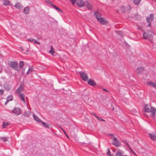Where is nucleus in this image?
I'll use <instances>...</instances> for the list:
<instances>
[{
  "label": "nucleus",
  "instance_id": "38",
  "mask_svg": "<svg viewBox=\"0 0 156 156\" xmlns=\"http://www.w3.org/2000/svg\"><path fill=\"white\" fill-rule=\"evenodd\" d=\"M4 91V90H0V95L3 94Z\"/></svg>",
  "mask_w": 156,
  "mask_h": 156
},
{
  "label": "nucleus",
  "instance_id": "14",
  "mask_svg": "<svg viewBox=\"0 0 156 156\" xmlns=\"http://www.w3.org/2000/svg\"><path fill=\"white\" fill-rule=\"evenodd\" d=\"M20 99L23 101L24 103H25V95L23 93H21L19 94Z\"/></svg>",
  "mask_w": 156,
  "mask_h": 156
},
{
  "label": "nucleus",
  "instance_id": "25",
  "mask_svg": "<svg viewBox=\"0 0 156 156\" xmlns=\"http://www.w3.org/2000/svg\"><path fill=\"white\" fill-rule=\"evenodd\" d=\"M52 6L55 9H56L58 11L60 12H62V9H60L59 8L57 7L56 6L54 5H52Z\"/></svg>",
  "mask_w": 156,
  "mask_h": 156
},
{
  "label": "nucleus",
  "instance_id": "8",
  "mask_svg": "<svg viewBox=\"0 0 156 156\" xmlns=\"http://www.w3.org/2000/svg\"><path fill=\"white\" fill-rule=\"evenodd\" d=\"M112 144L116 147H119L120 146V143L117 140L115 136L113 138Z\"/></svg>",
  "mask_w": 156,
  "mask_h": 156
},
{
  "label": "nucleus",
  "instance_id": "17",
  "mask_svg": "<svg viewBox=\"0 0 156 156\" xmlns=\"http://www.w3.org/2000/svg\"><path fill=\"white\" fill-rule=\"evenodd\" d=\"M28 40L30 42H34L35 44H37L38 45H39L40 44V43L39 42L37 41L36 40L32 38H29Z\"/></svg>",
  "mask_w": 156,
  "mask_h": 156
},
{
  "label": "nucleus",
  "instance_id": "42",
  "mask_svg": "<svg viewBox=\"0 0 156 156\" xmlns=\"http://www.w3.org/2000/svg\"><path fill=\"white\" fill-rule=\"evenodd\" d=\"M25 68H24L22 70V74H23L25 73Z\"/></svg>",
  "mask_w": 156,
  "mask_h": 156
},
{
  "label": "nucleus",
  "instance_id": "44",
  "mask_svg": "<svg viewBox=\"0 0 156 156\" xmlns=\"http://www.w3.org/2000/svg\"><path fill=\"white\" fill-rule=\"evenodd\" d=\"M92 114L95 117H98L96 116V114L95 113H92Z\"/></svg>",
  "mask_w": 156,
  "mask_h": 156
},
{
  "label": "nucleus",
  "instance_id": "39",
  "mask_svg": "<svg viewBox=\"0 0 156 156\" xmlns=\"http://www.w3.org/2000/svg\"><path fill=\"white\" fill-rule=\"evenodd\" d=\"M116 33L117 34L120 35L122 34V32L120 31H116Z\"/></svg>",
  "mask_w": 156,
  "mask_h": 156
},
{
  "label": "nucleus",
  "instance_id": "52",
  "mask_svg": "<svg viewBox=\"0 0 156 156\" xmlns=\"http://www.w3.org/2000/svg\"><path fill=\"white\" fill-rule=\"evenodd\" d=\"M144 116H147V117H148V116H147V115H144Z\"/></svg>",
  "mask_w": 156,
  "mask_h": 156
},
{
  "label": "nucleus",
  "instance_id": "27",
  "mask_svg": "<svg viewBox=\"0 0 156 156\" xmlns=\"http://www.w3.org/2000/svg\"><path fill=\"white\" fill-rule=\"evenodd\" d=\"M12 95H9L7 97L6 99L8 101H12Z\"/></svg>",
  "mask_w": 156,
  "mask_h": 156
},
{
  "label": "nucleus",
  "instance_id": "41",
  "mask_svg": "<svg viewBox=\"0 0 156 156\" xmlns=\"http://www.w3.org/2000/svg\"><path fill=\"white\" fill-rule=\"evenodd\" d=\"M5 89L6 90L8 91L10 89L9 87V88H8V87L6 88V85L5 86Z\"/></svg>",
  "mask_w": 156,
  "mask_h": 156
},
{
  "label": "nucleus",
  "instance_id": "46",
  "mask_svg": "<svg viewBox=\"0 0 156 156\" xmlns=\"http://www.w3.org/2000/svg\"><path fill=\"white\" fill-rule=\"evenodd\" d=\"M9 101H8V100L6 99V101L5 103V105H6Z\"/></svg>",
  "mask_w": 156,
  "mask_h": 156
},
{
  "label": "nucleus",
  "instance_id": "23",
  "mask_svg": "<svg viewBox=\"0 0 156 156\" xmlns=\"http://www.w3.org/2000/svg\"><path fill=\"white\" fill-rule=\"evenodd\" d=\"M10 124L9 122H3L2 127L3 128H5L6 126L9 125Z\"/></svg>",
  "mask_w": 156,
  "mask_h": 156
},
{
  "label": "nucleus",
  "instance_id": "48",
  "mask_svg": "<svg viewBox=\"0 0 156 156\" xmlns=\"http://www.w3.org/2000/svg\"><path fill=\"white\" fill-rule=\"evenodd\" d=\"M33 117H36V116L34 114H33Z\"/></svg>",
  "mask_w": 156,
  "mask_h": 156
},
{
  "label": "nucleus",
  "instance_id": "32",
  "mask_svg": "<svg viewBox=\"0 0 156 156\" xmlns=\"http://www.w3.org/2000/svg\"><path fill=\"white\" fill-rule=\"evenodd\" d=\"M108 151L107 152V154L108 156H112V155L111 154L110 150L109 148L107 149Z\"/></svg>",
  "mask_w": 156,
  "mask_h": 156
},
{
  "label": "nucleus",
  "instance_id": "16",
  "mask_svg": "<svg viewBox=\"0 0 156 156\" xmlns=\"http://www.w3.org/2000/svg\"><path fill=\"white\" fill-rule=\"evenodd\" d=\"M144 68L142 67H139L137 69L136 72L137 73H141L144 70Z\"/></svg>",
  "mask_w": 156,
  "mask_h": 156
},
{
  "label": "nucleus",
  "instance_id": "3",
  "mask_svg": "<svg viewBox=\"0 0 156 156\" xmlns=\"http://www.w3.org/2000/svg\"><path fill=\"white\" fill-rule=\"evenodd\" d=\"M34 119L39 123H41L46 128H50V125L48 123L44 122L41 120L39 118H34Z\"/></svg>",
  "mask_w": 156,
  "mask_h": 156
},
{
  "label": "nucleus",
  "instance_id": "51",
  "mask_svg": "<svg viewBox=\"0 0 156 156\" xmlns=\"http://www.w3.org/2000/svg\"><path fill=\"white\" fill-rule=\"evenodd\" d=\"M2 55L0 53V56H2Z\"/></svg>",
  "mask_w": 156,
  "mask_h": 156
},
{
  "label": "nucleus",
  "instance_id": "47",
  "mask_svg": "<svg viewBox=\"0 0 156 156\" xmlns=\"http://www.w3.org/2000/svg\"><path fill=\"white\" fill-rule=\"evenodd\" d=\"M109 135H110V136H113V137L114 136V135L112 134H109Z\"/></svg>",
  "mask_w": 156,
  "mask_h": 156
},
{
  "label": "nucleus",
  "instance_id": "22",
  "mask_svg": "<svg viewBox=\"0 0 156 156\" xmlns=\"http://www.w3.org/2000/svg\"><path fill=\"white\" fill-rule=\"evenodd\" d=\"M29 8L27 6L24 8L23 10V12L26 14H28L29 13Z\"/></svg>",
  "mask_w": 156,
  "mask_h": 156
},
{
  "label": "nucleus",
  "instance_id": "30",
  "mask_svg": "<svg viewBox=\"0 0 156 156\" xmlns=\"http://www.w3.org/2000/svg\"><path fill=\"white\" fill-rule=\"evenodd\" d=\"M30 114V111H28L27 112H26L24 113V115L25 116H29Z\"/></svg>",
  "mask_w": 156,
  "mask_h": 156
},
{
  "label": "nucleus",
  "instance_id": "9",
  "mask_svg": "<svg viewBox=\"0 0 156 156\" xmlns=\"http://www.w3.org/2000/svg\"><path fill=\"white\" fill-rule=\"evenodd\" d=\"M24 89V86L23 85L21 84L19 86L16 92L18 94L22 93L21 92L23 91Z\"/></svg>",
  "mask_w": 156,
  "mask_h": 156
},
{
  "label": "nucleus",
  "instance_id": "6",
  "mask_svg": "<svg viewBox=\"0 0 156 156\" xmlns=\"http://www.w3.org/2000/svg\"><path fill=\"white\" fill-rule=\"evenodd\" d=\"M11 112H12L16 115H18L21 114V111L20 108H15L13 110H11Z\"/></svg>",
  "mask_w": 156,
  "mask_h": 156
},
{
  "label": "nucleus",
  "instance_id": "37",
  "mask_svg": "<svg viewBox=\"0 0 156 156\" xmlns=\"http://www.w3.org/2000/svg\"><path fill=\"white\" fill-rule=\"evenodd\" d=\"M72 3L74 5L75 4L76 0H70Z\"/></svg>",
  "mask_w": 156,
  "mask_h": 156
},
{
  "label": "nucleus",
  "instance_id": "55",
  "mask_svg": "<svg viewBox=\"0 0 156 156\" xmlns=\"http://www.w3.org/2000/svg\"><path fill=\"white\" fill-rule=\"evenodd\" d=\"M129 8H130V6H129Z\"/></svg>",
  "mask_w": 156,
  "mask_h": 156
},
{
  "label": "nucleus",
  "instance_id": "54",
  "mask_svg": "<svg viewBox=\"0 0 156 156\" xmlns=\"http://www.w3.org/2000/svg\"><path fill=\"white\" fill-rule=\"evenodd\" d=\"M61 129H62V130L63 131V130H64L63 129L61 128Z\"/></svg>",
  "mask_w": 156,
  "mask_h": 156
},
{
  "label": "nucleus",
  "instance_id": "49",
  "mask_svg": "<svg viewBox=\"0 0 156 156\" xmlns=\"http://www.w3.org/2000/svg\"><path fill=\"white\" fill-rule=\"evenodd\" d=\"M133 152V154H134L135 155H136V154L135 153V152H134V151H133V152Z\"/></svg>",
  "mask_w": 156,
  "mask_h": 156
},
{
  "label": "nucleus",
  "instance_id": "20",
  "mask_svg": "<svg viewBox=\"0 0 156 156\" xmlns=\"http://www.w3.org/2000/svg\"><path fill=\"white\" fill-rule=\"evenodd\" d=\"M88 83L91 86H94L96 85L94 81L91 79H90L88 80Z\"/></svg>",
  "mask_w": 156,
  "mask_h": 156
},
{
  "label": "nucleus",
  "instance_id": "19",
  "mask_svg": "<svg viewBox=\"0 0 156 156\" xmlns=\"http://www.w3.org/2000/svg\"><path fill=\"white\" fill-rule=\"evenodd\" d=\"M149 136L152 140H156V136L153 133H149Z\"/></svg>",
  "mask_w": 156,
  "mask_h": 156
},
{
  "label": "nucleus",
  "instance_id": "10",
  "mask_svg": "<svg viewBox=\"0 0 156 156\" xmlns=\"http://www.w3.org/2000/svg\"><path fill=\"white\" fill-rule=\"evenodd\" d=\"M98 20L99 22L103 25L107 24L108 23V22L107 20L103 17H101Z\"/></svg>",
  "mask_w": 156,
  "mask_h": 156
},
{
  "label": "nucleus",
  "instance_id": "33",
  "mask_svg": "<svg viewBox=\"0 0 156 156\" xmlns=\"http://www.w3.org/2000/svg\"><path fill=\"white\" fill-rule=\"evenodd\" d=\"M32 71V69H31L30 67H29L28 70L26 73L28 75Z\"/></svg>",
  "mask_w": 156,
  "mask_h": 156
},
{
  "label": "nucleus",
  "instance_id": "35",
  "mask_svg": "<svg viewBox=\"0 0 156 156\" xmlns=\"http://www.w3.org/2000/svg\"><path fill=\"white\" fill-rule=\"evenodd\" d=\"M121 9L122 11V12L123 13H124L125 11V7L123 6L121 7Z\"/></svg>",
  "mask_w": 156,
  "mask_h": 156
},
{
  "label": "nucleus",
  "instance_id": "57",
  "mask_svg": "<svg viewBox=\"0 0 156 156\" xmlns=\"http://www.w3.org/2000/svg\"><path fill=\"white\" fill-rule=\"evenodd\" d=\"M131 151H132V152H133V150H132Z\"/></svg>",
  "mask_w": 156,
  "mask_h": 156
},
{
  "label": "nucleus",
  "instance_id": "21",
  "mask_svg": "<svg viewBox=\"0 0 156 156\" xmlns=\"http://www.w3.org/2000/svg\"><path fill=\"white\" fill-rule=\"evenodd\" d=\"M123 154V152L122 151L120 150H119L116 153L115 156H123V155H122Z\"/></svg>",
  "mask_w": 156,
  "mask_h": 156
},
{
  "label": "nucleus",
  "instance_id": "4",
  "mask_svg": "<svg viewBox=\"0 0 156 156\" xmlns=\"http://www.w3.org/2000/svg\"><path fill=\"white\" fill-rule=\"evenodd\" d=\"M10 65V67L14 70L18 71L20 70L17 62H11Z\"/></svg>",
  "mask_w": 156,
  "mask_h": 156
},
{
  "label": "nucleus",
  "instance_id": "12",
  "mask_svg": "<svg viewBox=\"0 0 156 156\" xmlns=\"http://www.w3.org/2000/svg\"><path fill=\"white\" fill-rule=\"evenodd\" d=\"M85 2H84L83 1L81 0L78 1L77 2V5L80 7L85 6Z\"/></svg>",
  "mask_w": 156,
  "mask_h": 156
},
{
  "label": "nucleus",
  "instance_id": "53",
  "mask_svg": "<svg viewBox=\"0 0 156 156\" xmlns=\"http://www.w3.org/2000/svg\"><path fill=\"white\" fill-rule=\"evenodd\" d=\"M112 110H114V108H113L112 109Z\"/></svg>",
  "mask_w": 156,
  "mask_h": 156
},
{
  "label": "nucleus",
  "instance_id": "50",
  "mask_svg": "<svg viewBox=\"0 0 156 156\" xmlns=\"http://www.w3.org/2000/svg\"><path fill=\"white\" fill-rule=\"evenodd\" d=\"M129 148V149L131 151H132L133 150L130 148H130Z\"/></svg>",
  "mask_w": 156,
  "mask_h": 156
},
{
  "label": "nucleus",
  "instance_id": "31",
  "mask_svg": "<svg viewBox=\"0 0 156 156\" xmlns=\"http://www.w3.org/2000/svg\"><path fill=\"white\" fill-rule=\"evenodd\" d=\"M0 140H3L4 142H5L8 140L6 137H0Z\"/></svg>",
  "mask_w": 156,
  "mask_h": 156
},
{
  "label": "nucleus",
  "instance_id": "56",
  "mask_svg": "<svg viewBox=\"0 0 156 156\" xmlns=\"http://www.w3.org/2000/svg\"><path fill=\"white\" fill-rule=\"evenodd\" d=\"M22 50H23V48H21Z\"/></svg>",
  "mask_w": 156,
  "mask_h": 156
},
{
  "label": "nucleus",
  "instance_id": "2",
  "mask_svg": "<svg viewBox=\"0 0 156 156\" xmlns=\"http://www.w3.org/2000/svg\"><path fill=\"white\" fill-rule=\"evenodd\" d=\"M154 34L152 31L150 30H146L143 33V38L144 39H148L150 40L153 39V36L152 34Z\"/></svg>",
  "mask_w": 156,
  "mask_h": 156
},
{
  "label": "nucleus",
  "instance_id": "43",
  "mask_svg": "<svg viewBox=\"0 0 156 156\" xmlns=\"http://www.w3.org/2000/svg\"><path fill=\"white\" fill-rule=\"evenodd\" d=\"M63 132H64V133L65 134V135L66 136L69 138V136L67 135L66 133V132L64 131V130H63Z\"/></svg>",
  "mask_w": 156,
  "mask_h": 156
},
{
  "label": "nucleus",
  "instance_id": "40",
  "mask_svg": "<svg viewBox=\"0 0 156 156\" xmlns=\"http://www.w3.org/2000/svg\"><path fill=\"white\" fill-rule=\"evenodd\" d=\"M97 118L99 120L102 121H105V120L103 119H102L101 118Z\"/></svg>",
  "mask_w": 156,
  "mask_h": 156
},
{
  "label": "nucleus",
  "instance_id": "26",
  "mask_svg": "<svg viewBox=\"0 0 156 156\" xmlns=\"http://www.w3.org/2000/svg\"><path fill=\"white\" fill-rule=\"evenodd\" d=\"M49 53L53 55V54L55 53V51H54L53 49V47L52 46H51V50L49 51Z\"/></svg>",
  "mask_w": 156,
  "mask_h": 156
},
{
  "label": "nucleus",
  "instance_id": "34",
  "mask_svg": "<svg viewBox=\"0 0 156 156\" xmlns=\"http://www.w3.org/2000/svg\"><path fill=\"white\" fill-rule=\"evenodd\" d=\"M45 2L47 3L50 4L52 6V5H53V4H52L51 2L49 0H46Z\"/></svg>",
  "mask_w": 156,
  "mask_h": 156
},
{
  "label": "nucleus",
  "instance_id": "24",
  "mask_svg": "<svg viewBox=\"0 0 156 156\" xmlns=\"http://www.w3.org/2000/svg\"><path fill=\"white\" fill-rule=\"evenodd\" d=\"M10 1L9 0H4L3 2V4L5 6L9 5Z\"/></svg>",
  "mask_w": 156,
  "mask_h": 156
},
{
  "label": "nucleus",
  "instance_id": "18",
  "mask_svg": "<svg viewBox=\"0 0 156 156\" xmlns=\"http://www.w3.org/2000/svg\"><path fill=\"white\" fill-rule=\"evenodd\" d=\"M14 6L17 9L21 10L22 8V6L21 5V4L19 3H17Z\"/></svg>",
  "mask_w": 156,
  "mask_h": 156
},
{
  "label": "nucleus",
  "instance_id": "28",
  "mask_svg": "<svg viewBox=\"0 0 156 156\" xmlns=\"http://www.w3.org/2000/svg\"><path fill=\"white\" fill-rule=\"evenodd\" d=\"M24 65V62L22 61H21L20 62L19 66L20 69L22 68Z\"/></svg>",
  "mask_w": 156,
  "mask_h": 156
},
{
  "label": "nucleus",
  "instance_id": "29",
  "mask_svg": "<svg viewBox=\"0 0 156 156\" xmlns=\"http://www.w3.org/2000/svg\"><path fill=\"white\" fill-rule=\"evenodd\" d=\"M141 0H133V2L136 5H138L139 4Z\"/></svg>",
  "mask_w": 156,
  "mask_h": 156
},
{
  "label": "nucleus",
  "instance_id": "15",
  "mask_svg": "<svg viewBox=\"0 0 156 156\" xmlns=\"http://www.w3.org/2000/svg\"><path fill=\"white\" fill-rule=\"evenodd\" d=\"M147 84L149 86L156 89V82L148 81L147 82Z\"/></svg>",
  "mask_w": 156,
  "mask_h": 156
},
{
  "label": "nucleus",
  "instance_id": "1",
  "mask_svg": "<svg viewBox=\"0 0 156 156\" xmlns=\"http://www.w3.org/2000/svg\"><path fill=\"white\" fill-rule=\"evenodd\" d=\"M144 110L146 112L149 113L151 116H154L156 113V109L154 107H151L149 105H146L144 107Z\"/></svg>",
  "mask_w": 156,
  "mask_h": 156
},
{
  "label": "nucleus",
  "instance_id": "11",
  "mask_svg": "<svg viewBox=\"0 0 156 156\" xmlns=\"http://www.w3.org/2000/svg\"><path fill=\"white\" fill-rule=\"evenodd\" d=\"M85 6H86L89 10H92L93 8L91 4L87 1L85 2Z\"/></svg>",
  "mask_w": 156,
  "mask_h": 156
},
{
  "label": "nucleus",
  "instance_id": "7",
  "mask_svg": "<svg viewBox=\"0 0 156 156\" xmlns=\"http://www.w3.org/2000/svg\"><path fill=\"white\" fill-rule=\"evenodd\" d=\"M81 78L84 81H87L88 79V77L86 73L82 72L80 73Z\"/></svg>",
  "mask_w": 156,
  "mask_h": 156
},
{
  "label": "nucleus",
  "instance_id": "45",
  "mask_svg": "<svg viewBox=\"0 0 156 156\" xmlns=\"http://www.w3.org/2000/svg\"><path fill=\"white\" fill-rule=\"evenodd\" d=\"M103 90L104 91L108 92V91L105 89L103 88Z\"/></svg>",
  "mask_w": 156,
  "mask_h": 156
},
{
  "label": "nucleus",
  "instance_id": "5",
  "mask_svg": "<svg viewBox=\"0 0 156 156\" xmlns=\"http://www.w3.org/2000/svg\"><path fill=\"white\" fill-rule=\"evenodd\" d=\"M154 19V17L153 14H151L149 17L147 18V22L148 23V26H151V23L150 22L152 21Z\"/></svg>",
  "mask_w": 156,
  "mask_h": 156
},
{
  "label": "nucleus",
  "instance_id": "13",
  "mask_svg": "<svg viewBox=\"0 0 156 156\" xmlns=\"http://www.w3.org/2000/svg\"><path fill=\"white\" fill-rule=\"evenodd\" d=\"M94 14L98 20L101 17V14L98 11L95 12Z\"/></svg>",
  "mask_w": 156,
  "mask_h": 156
},
{
  "label": "nucleus",
  "instance_id": "36",
  "mask_svg": "<svg viewBox=\"0 0 156 156\" xmlns=\"http://www.w3.org/2000/svg\"><path fill=\"white\" fill-rule=\"evenodd\" d=\"M123 141L124 143L125 144H126L129 148H130V145L129 144L127 143V142L125 140H123Z\"/></svg>",
  "mask_w": 156,
  "mask_h": 156
}]
</instances>
